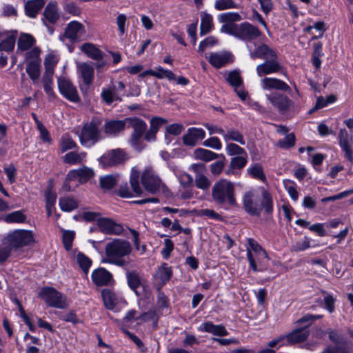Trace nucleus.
Returning a JSON list of instances; mask_svg holds the SVG:
<instances>
[{
	"label": "nucleus",
	"instance_id": "f257e3e1",
	"mask_svg": "<svg viewBox=\"0 0 353 353\" xmlns=\"http://www.w3.org/2000/svg\"><path fill=\"white\" fill-rule=\"evenodd\" d=\"M262 200L259 201V195L254 190L246 191L243 196V205L245 211L251 216H259L262 209L267 214L273 212V200L271 194L263 187H260Z\"/></svg>",
	"mask_w": 353,
	"mask_h": 353
},
{
	"label": "nucleus",
	"instance_id": "f03ea898",
	"mask_svg": "<svg viewBox=\"0 0 353 353\" xmlns=\"http://www.w3.org/2000/svg\"><path fill=\"white\" fill-rule=\"evenodd\" d=\"M131 251L132 247L128 241L115 239L105 245V258L103 262L123 267L126 264L124 257L130 254Z\"/></svg>",
	"mask_w": 353,
	"mask_h": 353
},
{
	"label": "nucleus",
	"instance_id": "7ed1b4c3",
	"mask_svg": "<svg viewBox=\"0 0 353 353\" xmlns=\"http://www.w3.org/2000/svg\"><path fill=\"white\" fill-rule=\"evenodd\" d=\"M212 196L218 204H236L234 183L227 179H222L216 182L212 189Z\"/></svg>",
	"mask_w": 353,
	"mask_h": 353
},
{
	"label": "nucleus",
	"instance_id": "20e7f679",
	"mask_svg": "<svg viewBox=\"0 0 353 353\" xmlns=\"http://www.w3.org/2000/svg\"><path fill=\"white\" fill-rule=\"evenodd\" d=\"M155 316L154 310H150L141 316H137L135 310H130L121 321V330L137 345L139 348L142 349L144 345L141 340L134 335L133 333L127 330V328L134 327L142 321H147L150 317Z\"/></svg>",
	"mask_w": 353,
	"mask_h": 353
},
{
	"label": "nucleus",
	"instance_id": "39448f33",
	"mask_svg": "<svg viewBox=\"0 0 353 353\" xmlns=\"http://www.w3.org/2000/svg\"><path fill=\"white\" fill-rule=\"evenodd\" d=\"M102 123L101 116L95 115L91 120L84 124L79 139L82 145L92 146L101 138L100 126Z\"/></svg>",
	"mask_w": 353,
	"mask_h": 353
},
{
	"label": "nucleus",
	"instance_id": "423d86ee",
	"mask_svg": "<svg viewBox=\"0 0 353 353\" xmlns=\"http://www.w3.org/2000/svg\"><path fill=\"white\" fill-rule=\"evenodd\" d=\"M322 318V315L307 314L296 321L299 328H296L290 334L285 335V339L290 343H301L307 339L309 331L306 329L314 321Z\"/></svg>",
	"mask_w": 353,
	"mask_h": 353
},
{
	"label": "nucleus",
	"instance_id": "0eeeda50",
	"mask_svg": "<svg viewBox=\"0 0 353 353\" xmlns=\"http://www.w3.org/2000/svg\"><path fill=\"white\" fill-rule=\"evenodd\" d=\"M40 53V49L38 47H34L25 54L26 72L34 84L37 83L41 75Z\"/></svg>",
	"mask_w": 353,
	"mask_h": 353
},
{
	"label": "nucleus",
	"instance_id": "6e6552de",
	"mask_svg": "<svg viewBox=\"0 0 353 353\" xmlns=\"http://www.w3.org/2000/svg\"><path fill=\"white\" fill-rule=\"evenodd\" d=\"M267 99L280 113L285 114L288 112H298L294 102L288 96L280 92H272L265 95Z\"/></svg>",
	"mask_w": 353,
	"mask_h": 353
},
{
	"label": "nucleus",
	"instance_id": "1a4fd4ad",
	"mask_svg": "<svg viewBox=\"0 0 353 353\" xmlns=\"http://www.w3.org/2000/svg\"><path fill=\"white\" fill-rule=\"evenodd\" d=\"M126 121L128 127L132 128L133 131L130 139V145L136 150H141V140L145 132L147 124L142 119L139 118H127Z\"/></svg>",
	"mask_w": 353,
	"mask_h": 353
},
{
	"label": "nucleus",
	"instance_id": "9d476101",
	"mask_svg": "<svg viewBox=\"0 0 353 353\" xmlns=\"http://www.w3.org/2000/svg\"><path fill=\"white\" fill-rule=\"evenodd\" d=\"M128 159L126 152L117 148L107 151L99 159V162L103 168H108L123 164Z\"/></svg>",
	"mask_w": 353,
	"mask_h": 353
},
{
	"label": "nucleus",
	"instance_id": "9b49d317",
	"mask_svg": "<svg viewBox=\"0 0 353 353\" xmlns=\"http://www.w3.org/2000/svg\"><path fill=\"white\" fill-rule=\"evenodd\" d=\"M141 183L145 189L152 194H155L164 188L162 181L150 167L146 168L143 172Z\"/></svg>",
	"mask_w": 353,
	"mask_h": 353
},
{
	"label": "nucleus",
	"instance_id": "f8f14e48",
	"mask_svg": "<svg viewBox=\"0 0 353 353\" xmlns=\"http://www.w3.org/2000/svg\"><path fill=\"white\" fill-rule=\"evenodd\" d=\"M128 285L137 296L147 294L148 285L146 280L136 270H128L125 273Z\"/></svg>",
	"mask_w": 353,
	"mask_h": 353
},
{
	"label": "nucleus",
	"instance_id": "ddd939ff",
	"mask_svg": "<svg viewBox=\"0 0 353 353\" xmlns=\"http://www.w3.org/2000/svg\"><path fill=\"white\" fill-rule=\"evenodd\" d=\"M327 333L330 340L334 345L327 347L321 353H349V344L344 340L340 332L330 330Z\"/></svg>",
	"mask_w": 353,
	"mask_h": 353
},
{
	"label": "nucleus",
	"instance_id": "4468645a",
	"mask_svg": "<svg viewBox=\"0 0 353 353\" xmlns=\"http://www.w3.org/2000/svg\"><path fill=\"white\" fill-rule=\"evenodd\" d=\"M7 241L10 246L20 248L31 244L34 239L32 233L30 231L17 230L8 235Z\"/></svg>",
	"mask_w": 353,
	"mask_h": 353
},
{
	"label": "nucleus",
	"instance_id": "2eb2a0df",
	"mask_svg": "<svg viewBox=\"0 0 353 353\" xmlns=\"http://www.w3.org/2000/svg\"><path fill=\"white\" fill-rule=\"evenodd\" d=\"M124 90V83L119 81L117 85L112 84L108 88H103L101 93V97L106 104L110 105L114 101H121Z\"/></svg>",
	"mask_w": 353,
	"mask_h": 353
},
{
	"label": "nucleus",
	"instance_id": "dca6fc26",
	"mask_svg": "<svg viewBox=\"0 0 353 353\" xmlns=\"http://www.w3.org/2000/svg\"><path fill=\"white\" fill-rule=\"evenodd\" d=\"M101 296L107 309L124 307L127 305V303L123 297L119 293L112 290L108 288L103 289L101 290Z\"/></svg>",
	"mask_w": 353,
	"mask_h": 353
},
{
	"label": "nucleus",
	"instance_id": "f3484780",
	"mask_svg": "<svg viewBox=\"0 0 353 353\" xmlns=\"http://www.w3.org/2000/svg\"><path fill=\"white\" fill-rule=\"evenodd\" d=\"M236 34V38L248 41L259 37L261 35V32L252 24L248 22H243L239 24Z\"/></svg>",
	"mask_w": 353,
	"mask_h": 353
},
{
	"label": "nucleus",
	"instance_id": "a211bd4d",
	"mask_svg": "<svg viewBox=\"0 0 353 353\" xmlns=\"http://www.w3.org/2000/svg\"><path fill=\"white\" fill-rule=\"evenodd\" d=\"M247 259L253 272H263L267 269V262L269 260L267 252L252 254V252L247 249Z\"/></svg>",
	"mask_w": 353,
	"mask_h": 353
},
{
	"label": "nucleus",
	"instance_id": "6ab92c4d",
	"mask_svg": "<svg viewBox=\"0 0 353 353\" xmlns=\"http://www.w3.org/2000/svg\"><path fill=\"white\" fill-rule=\"evenodd\" d=\"M256 73L259 77H263L277 72H282L283 68L277 60L276 57L270 58L263 63L259 64L256 68Z\"/></svg>",
	"mask_w": 353,
	"mask_h": 353
},
{
	"label": "nucleus",
	"instance_id": "aec40b11",
	"mask_svg": "<svg viewBox=\"0 0 353 353\" xmlns=\"http://www.w3.org/2000/svg\"><path fill=\"white\" fill-rule=\"evenodd\" d=\"M91 279L97 286H109L114 283L112 274L104 268H98L91 274Z\"/></svg>",
	"mask_w": 353,
	"mask_h": 353
},
{
	"label": "nucleus",
	"instance_id": "412c9836",
	"mask_svg": "<svg viewBox=\"0 0 353 353\" xmlns=\"http://www.w3.org/2000/svg\"><path fill=\"white\" fill-rule=\"evenodd\" d=\"M195 174V185L201 190H208L210 186V181L205 176L206 168L203 163H194L190 167Z\"/></svg>",
	"mask_w": 353,
	"mask_h": 353
},
{
	"label": "nucleus",
	"instance_id": "4be33fe9",
	"mask_svg": "<svg viewBox=\"0 0 353 353\" xmlns=\"http://www.w3.org/2000/svg\"><path fill=\"white\" fill-rule=\"evenodd\" d=\"M172 276V268L164 263L159 266L154 274V281L158 290L164 286Z\"/></svg>",
	"mask_w": 353,
	"mask_h": 353
},
{
	"label": "nucleus",
	"instance_id": "5701e85b",
	"mask_svg": "<svg viewBox=\"0 0 353 353\" xmlns=\"http://www.w3.org/2000/svg\"><path fill=\"white\" fill-rule=\"evenodd\" d=\"M209 63L216 68H221L232 61V55L226 51L212 52L208 57Z\"/></svg>",
	"mask_w": 353,
	"mask_h": 353
},
{
	"label": "nucleus",
	"instance_id": "b1692460",
	"mask_svg": "<svg viewBox=\"0 0 353 353\" xmlns=\"http://www.w3.org/2000/svg\"><path fill=\"white\" fill-rule=\"evenodd\" d=\"M248 48L250 56L253 59L259 58L267 60L277 57L276 52L266 44L259 45L254 50H252L249 46H248Z\"/></svg>",
	"mask_w": 353,
	"mask_h": 353
},
{
	"label": "nucleus",
	"instance_id": "393cba45",
	"mask_svg": "<svg viewBox=\"0 0 353 353\" xmlns=\"http://www.w3.org/2000/svg\"><path fill=\"white\" fill-rule=\"evenodd\" d=\"M59 61V57L50 52L48 54L44 60L45 72L43 76V79L45 82L50 81L54 72V68Z\"/></svg>",
	"mask_w": 353,
	"mask_h": 353
},
{
	"label": "nucleus",
	"instance_id": "a878e982",
	"mask_svg": "<svg viewBox=\"0 0 353 353\" xmlns=\"http://www.w3.org/2000/svg\"><path fill=\"white\" fill-rule=\"evenodd\" d=\"M261 86L263 90H276L283 92H290V86L283 81L276 79L265 77L261 80Z\"/></svg>",
	"mask_w": 353,
	"mask_h": 353
},
{
	"label": "nucleus",
	"instance_id": "bb28decb",
	"mask_svg": "<svg viewBox=\"0 0 353 353\" xmlns=\"http://www.w3.org/2000/svg\"><path fill=\"white\" fill-rule=\"evenodd\" d=\"M97 225L100 231L105 234H119L123 231V227L121 225L107 218L99 219Z\"/></svg>",
	"mask_w": 353,
	"mask_h": 353
},
{
	"label": "nucleus",
	"instance_id": "cd10ccee",
	"mask_svg": "<svg viewBox=\"0 0 353 353\" xmlns=\"http://www.w3.org/2000/svg\"><path fill=\"white\" fill-rule=\"evenodd\" d=\"M205 132L202 128H190L183 137V141L185 145L194 146L199 140L204 139Z\"/></svg>",
	"mask_w": 353,
	"mask_h": 353
},
{
	"label": "nucleus",
	"instance_id": "c85d7f7f",
	"mask_svg": "<svg viewBox=\"0 0 353 353\" xmlns=\"http://www.w3.org/2000/svg\"><path fill=\"white\" fill-rule=\"evenodd\" d=\"M40 296L43 299L49 306L58 307L61 302V294L54 288H43L40 294Z\"/></svg>",
	"mask_w": 353,
	"mask_h": 353
},
{
	"label": "nucleus",
	"instance_id": "c756f323",
	"mask_svg": "<svg viewBox=\"0 0 353 353\" xmlns=\"http://www.w3.org/2000/svg\"><path fill=\"white\" fill-rule=\"evenodd\" d=\"M77 72L86 85H90L94 79V70L92 64L87 62L78 63Z\"/></svg>",
	"mask_w": 353,
	"mask_h": 353
},
{
	"label": "nucleus",
	"instance_id": "7c9ffc66",
	"mask_svg": "<svg viewBox=\"0 0 353 353\" xmlns=\"http://www.w3.org/2000/svg\"><path fill=\"white\" fill-rule=\"evenodd\" d=\"M94 175L92 169L87 167H82L77 170H72L68 173V179L78 180L81 183L88 181Z\"/></svg>",
	"mask_w": 353,
	"mask_h": 353
},
{
	"label": "nucleus",
	"instance_id": "2f4dec72",
	"mask_svg": "<svg viewBox=\"0 0 353 353\" xmlns=\"http://www.w3.org/2000/svg\"><path fill=\"white\" fill-rule=\"evenodd\" d=\"M126 123V119L106 121L104 124V132L110 136H117L124 130Z\"/></svg>",
	"mask_w": 353,
	"mask_h": 353
},
{
	"label": "nucleus",
	"instance_id": "473e14b6",
	"mask_svg": "<svg viewBox=\"0 0 353 353\" xmlns=\"http://www.w3.org/2000/svg\"><path fill=\"white\" fill-rule=\"evenodd\" d=\"M85 32V28L80 22L72 21L68 23V39L79 41Z\"/></svg>",
	"mask_w": 353,
	"mask_h": 353
},
{
	"label": "nucleus",
	"instance_id": "72a5a7b5",
	"mask_svg": "<svg viewBox=\"0 0 353 353\" xmlns=\"http://www.w3.org/2000/svg\"><path fill=\"white\" fill-rule=\"evenodd\" d=\"M339 145L345 153V157L353 163V151L348 142V134L345 129H341L339 134Z\"/></svg>",
	"mask_w": 353,
	"mask_h": 353
},
{
	"label": "nucleus",
	"instance_id": "f704fd0d",
	"mask_svg": "<svg viewBox=\"0 0 353 353\" xmlns=\"http://www.w3.org/2000/svg\"><path fill=\"white\" fill-rule=\"evenodd\" d=\"M80 50L93 60L100 61L103 59V52L93 43H85L80 46Z\"/></svg>",
	"mask_w": 353,
	"mask_h": 353
},
{
	"label": "nucleus",
	"instance_id": "c9c22d12",
	"mask_svg": "<svg viewBox=\"0 0 353 353\" xmlns=\"http://www.w3.org/2000/svg\"><path fill=\"white\" fill-rule=\"evenodd\" d=\"M199 329L200 331L210 332L214 335L221 336H226L228 334V332L224 326L221 325H215L211 322L202 323Z\"/></svg>",
	"mask_w": 353,
	"mask_h": 353
},
{
	"label": "nucleus",
	"instance_id": "e433bc0d",
	"mask_svg": "<svg viewBox=\"0 0 353 353\" xmlns=\"http://www.w3.org/2000/svg\"><path fill=\"white\" fill-rule=\"evenodd\" d=\"M44 0H29L25 5L26 14L30 18H34L44 6Z\"/></svg>",
	"mask_w": 353,
	"mask_h": 353
},
{
	"label": "nucleus",
	"instance_id": "4c0bfd02",
	"mask_svg": "<svg viewBox=\"0 0 353 353\" xmlns=\"http://www.w3.org/2000/svg\"><path fill=\"white\" fill-rule=\"evenodd\" d=\"M248 163V154H243L233 157L230 160L228 170L226 171L227 174L234 173L235 170H241Z\"/></svg>",
	"mask_w": 353,
	"mask_h": 353
},
{
	"label": "nucleus",
	"instance_id": "58836bf2",
	"mask_svg": "<svg viewBox=\"0 0 353 353\" xmlns=\"http://www.w3.org/2000/svg\"><path fill=\"white\" fill-rule=\"evenodd\" d=\"M43 15L50 23H54L59 18V10L55 2L49 3L45 8Z\"/></svg>",
	"mask_w": 353,
	"mask_h": 353
},
{
	"label": "nucleus",
	"instance_id": "ea45409f",
	"mask_svg": "<svg viewBox=\"0 0 353 353\" xmlns=\"http://www.w3.org/2000/svg\"><path fill=\"white\" fill-rule=\"evenodd\" d=\"M225 142L235 141L241 145H245V141L243 134L235 128L228 129L223 134Z\"/></svg>",
	"mask_w": 353,
	"mask_h": 353
},
{
	"label": "nucleus",
	"instance_id": "a19ab883",
	"mask_svg": "<svg viewBox=\"0 0 353 353\" xmlns=\"http://www.w3.org/2000/svg\"><path fill=\"white\" fill-rule=\"evenodd\" d=\"M35 43L34 38L30 34H21L19 38L17 47L22 51H29Z\"/></svg>",
	"mask_w": 353,
	"mask_h": 353
},
{
	"label": "nucleus",
	"instance_id": "79ce46f5",
	"mask_svg": "<svg viewBox=\"0 0 353 353\" xmlns=\"http://www.w3.org/2000/svg\"><path fill=\"white\" fill-rule=\"evenodd\" d=\"M119 175H105L100 179V186L103 190H110L114 187V185L119 181Z\"/></svg>",
	"mask_w": 353,
	"mask_h": 353
},
{
	"label": "nucleus",
	"instance_id": "37998d69",
	"mask_svg": "<svg viewBox=\"0 0 353 353\" xmlns=\"http://www.w3.org/2000/svg\"><path fill=\"white\" fill-rule=\"evenodd\" d=\"M74 259L80 268L85 274H87L90 266L92 265V260L82 252H78L77 255L74 256Z\"/></svg>",
	"mask_w": 353,
	"mask_h": 353
},
{
	"label": "nucleus",
	"instance_id": "c03bdc74",
	"mask_svg": "<svg viewBox=\"0 0 353 353\" xmlns=\"http://www.w3.org/2000/svg\"><path fill=\"white\" fill-rule=\"evenodd\" d=\"M153 72V77L159 79H167L169 81L175 79V74L172 71L165 69L161 66L155 67Z\"/></svg>",
	"mask_w": 353,
	"mask_h": 353
},
{
	"label": "nucleus",
	"instance_id": "a18cd8bd",
	"mask_svg": "<svg viewBox=\"0 0 353 353\" xmlns=\"http://www.w3.org/2000/svg\"><path fill=\"white\" fill-rule=\"evenodd\" d=\"M194 156L195 159L210 161L217 157V154L206 149L197 148L194 152Z\"/></svg>",
	"mask_w": 353,
	"mask_h": 353
},
{
	"label": "nucleus",
	"instance_id": "49530a36",
	"mask_svg": "<svg viewBox=\"0 0 353 353\" xmlns=\"http://www.w3.org/2000/svg\"><path fill=\"white\" fill-rule=\"evenodd\" d=\"M212 17L210 14L203 12L201 14L200 33L203 35L208 33L212 28Z\"/></svg>",
	"mask_w": 353,
	"mask_h": 353
},
{
	"label": "nucleus",
	"instance_id": "de8ad7c7",
	"mask_svg": "<svg viewBox=\"0 0 353 353\" xmlns=\"http://www.w3.org/2000/svg\"><path fill=\"white\" fill-rule=\"evenodd\" d=\"M248 174L253 178L259 179L263 182L266 181V177L263 172L262 166L260 164L256 163L251 165L248 169Z\"/></svg>",
	"mask_w": 353,
	"mask_h": 353
},
{
	"label": "nucleus",
	"instance_id": "09e8293b",
	"mask_svg": "<svg viewBox=\"0 0 353 353\" xmlns=\"http://www.w3.org/2000/svg\"><path fill=\"white\" fill-rule=\"evenodd\" d=\"M218 19L220 23H232V22L241 21L242 18L237 12H229L220 14Z\"/></svg>",
	"mask_w": 353,
	"mask_h": 353
},
{
	"label": "nucleus",
	"instance_id": "8fccbe9b",
	"mask_svg": "<svg viewBox=\"0 0 353 353\" xmlns=\"http://www.w3.org/2000/svg\"><path fill=\"white\" fill-rule=\"evenodd\" d=\"M139 172L134 168H132L131 171L130 182L132 190L137 196L141 195L142 192L141 188L139 185Z\"/></svg>",
	"mask_w": 353,
	"mask_h": 353
},
{
	"label": "nucleus",
	"instance_id": "3c124183",
	"mask_svg": "<svg viewBox=\"0 0 353 353\" xmlns=\"http://www.w3.org/2000/svg\"><path fill=\"white\" fill-rule=\"evenodd\" d=\"M46 201V210L48 212V215L49 216H52V208L56 202L57 196L55 193L52 190L51 188H49L45 194Z\"/></svg>",
	"mask_w": 353,
	"mask_h": 353
},
{
	"label": "nucleus",
	"instance_id": "603ef678",
	"mask_svg": "<svg viewBox=\"0 0 353 353\" xmlns=\"http://www.w3.org/2000/svg\"><path fill=\"white\" fill-rule=\"evenodd\" d=\"M86 153L84 152L71 151L68 152V163L77 164L85 160Z\"/></svg>",
	"mask_w": 353,
	"mask_h": 353
},
{
	"label": "nucleus",
	"instance_id": "864d4df0",
	"mask_svg": "<svg viewBox=\"0 0 353 353\" xmlns=\"http://www.w3.org/2000/svg\"><path fill=\"white\" fill-rule=\"evenodd\" d=\"M15 37L12 34L8 35L0 43V50L10 52L14 48Z\"/></svg>",
	"mask_w": 353,
	"mask_h": 353
},
{
	"label": "nucleus",
	"instance_id": "5fc2aeb1",
	"mask_svg": "<svg viewBox=\"0 0 353 353\" xmlns=\"http://www.w3.org/2000/svg\"><path fill=\"white\" fill-rule=\"evenodd\" d=\"M225 150L229 156H241L247 154L245 150L243 148L233 143H228L226 145Z\"/></svg>",
	"mask_w": 353,
	"mask_h": 353
},
{
	"label": "nucleus",
	"instance_id": "6e6d98bb",
	"mask_svg": "<svg viewBox=\"0 0 353 353\" xmlns=\"http://www.w3.org/2000/svg\"><path fill=\"white\" fill-rule=\"evenodd\" d=\"M236 3L233 0H216L214 2V8L217 10H223L228 9L237 8Z\"/></svg>",
	"mask_w": 353,
	"mask_h": 353
},
{
	"label": "nucleus",
	"instance_id": "4d7b16f0",
	"mask_svg": "<svg viewBox=\"0 0 353 353\" xmlns=\"http://www.w3.org/2000/svg\"><path fill=\"white\" fill-rule=\"evenodd\" d=\"M311 241L310 238L305 236L303 239L295 242L292 246V250L295 252L304 251L311 247Z\"/></svg>",
	"mask_w": 353,
	"mask_h": 353
},
{
	"label": "nucleus",
	"instance_id": "13d9d810",
	"mask_svg": "<svg viewBox=\"0 0 353 353\" xmlns=\"http://www.w3.org/2000/svg\"><path fill=\"white\" fill-rule=\"evenodd\" d=\"M295 144V137L294 134H288L286 135V137L281 140H279L277 141L276 145L284 149H288L290 148H292Z\"/></svg>",
	"mask_w": 353,
	"mask_h": 353
},
{
	"label": "nucleus",
	"instance_id": "bf43d9fd",
	"mask_svg": "<svg viewBox=\"0 0 353 353\" xmlns=\"http://www.w3.org/2000/svg\"><path fill=\"white\" fill-rule=\"evenodd\" d=\"M25 220L26 216L21 211L13 212L6 216V221L8 223H22Z\"/></svg>",
	"mask_w": 353,
	"mask_h": 353
},
{
	"label": "nucleus",
	"instance_id": "052dcab7",
	"mask_svg": "<svg viewBox=\"0 0 353 353\" xmlns=\"http://www.w3.org/2000/svg\"><path fill=\"white\" fill-rule=\"evenodd\" d=\"M227 81L234 88L241 86L243 82L239 72L235 70L230 72Z\"/></svg>",
	"mask_w": 353,
	"mask_h": 353
},
{
	"label": "nucleus",
	"instance_id": "680f3d73",
	"mask_svg": "<svg viewBox=\"0 0 353 353\" xmlns=\"http://www.w3.org/2000/svg\"><path fill=\"white\" fill-rule=\"evenodd\" d=\"M68 100L74 102L79 103L81 101L80 97L77 92L75 87L68 81Z\"/></svg>",
	"mask_w": 353,
	"mask_h": 353
},
{
	"label": "nucleus",
	"instance_id": "e2e57ef3",
	"mask_svg": "<svg viewBox=\"0 0 353 353\" xmlns=\"http://www.w3.org/2000/svg\"><path fill=\"white\" fill-rule=\"evenodd\" d=\"M218 40L214 37H208L200 42L199 52H203L206 48H211L217 44Z\"/></svg>",
	"mask_w": 353,
	"mask_h": 353
},
{
	"label": "nucleus",
	"instance_id": "0e129e2a",
	"mask_svg": "<svg viewBox=\"0 0 353 353\" xmlns=\"http://www.w3.org/2000/svg\"><path fill=\"white\" fill-rule=\"evenodd\" d=\"M203 145L217 150H221L222 148L221 142L216 137H213L204 141Z\"/></svg>",
	"mask_w": 353,
	"mask_h": 353
},
{
	"label": "nucleus",
	"instance_id": "69168bd1",
	"mask_svg": "<svg viewBox=\"0 0 353 353\" xmlns=\"http://www.w3.org/2000/svg\"><path fill=\"white\" fill-rule=\"evenodd\" d=\"M248 243L249 245L248 249L252 252V254H259L261 252H266L254 239H248Z\"/></svg>",
	"mask_w": 353,
	"mask_h": 353
},
{
	"label": "nucleus",
	"instance_id": "338daca9",
	"mask_svg": "<svg viewBox=\"0 0 353 353\" xmlns=\"http://www.w3.org/2000/svg\"><path fill=\"white\" fill-rule=\"evenodd\" d=\"M225 167L224 161H216L210 165V171L214 176H219Z\"/></svg>",
	"mask_w": 353,
	"mask_h": 353
},
{
	"label": "nucleus",
	"instance_id": "774afa93",
	"mask_svg": "<svg viewBox=\"0 0 353 353\" xmlns=\"http://www.w3.org/2000/svg\"><path fill=\"white\" fill-rule=\"evenodd\" d=\"M38 130L40 133V138L43 142L50 143L51 141V137L50 136L49 132L43 125L41 122H38Z\"/></svg>",
	"mask_w": 353,
	"mask_h": 353
}]
</instances>
